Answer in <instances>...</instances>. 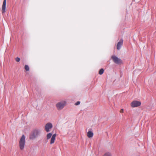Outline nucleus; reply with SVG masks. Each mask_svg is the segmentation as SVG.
Returning a JSON list of instances; mask_svg holds the SVG:
<instances>
[{"label": "nucleus", "instance_id": "nucleus-1", "mask_svg": "<svg viewBox=\"0 0 156 156\" xmlns=\"http://www.w3.org/2000/svg\"><path fill=\"white\" fill-rule=\"evenodd\" d=\"M41 133V130L39 129H34L31 133L29 138L30 140H33L39 135Z\"/></svg>", "mask_w": 156, "mask_h": 156}, {"label": "nucleus", "instance_id": "nucleus-2", "mask_svg": "<svg viewBox=\"0 0 156 156\" xmlns=\"http://www.w3.org/2000/svg\"><path fill=\"white\" fill-rule=\"evenodd\" d=\"M25 136L23 135L19 141V147L21 150H23L25 147Z\"/></svg>", "mask_w": 156, "mask_h": 156}, {"label": "nucleus", "instance_id": "nucleus-3", "mask_svg": "<svg viewBox=\"0 0 156 156\" xmlns=\"http://www.w3.org/2000/svg\"><path fill=\"white\" fill-rule=\"evenodd\" d=\"M66 102L65 101H62L58 103L56 105V107L59 110L62 109L66 105Z\"/></svg>", "mask_w": 156, "mask_h": 156}, {"label": "nucleus", "instance_id": "nucleus-4", "mask_svg": "<svg viewBox=\"0 0 156 156\" xmlns=\"http://www.w3.org/2000/svg\"><path fill=\"white\" fill-rule=\"evenodd\" d=\"M112 58L113 62L116 64H120L122 63V60L115 56L112 55Z\"/></svg>", "mask_w": 156, "mask_h": 156}, {"label": "nucleus", "instance_id": "nucleus-5", "mask_svg": "<svg viewBox=\"0 0 156 156\" xmlns=\"http://www.w3.org/2000/svg\"><path fill=\"white\" fill-rule=\"evenodd\" d=\"M141 104V102L138 101H134L131 103V106L133 108L136 107L140 106Z\"/></svg>", "mask_w": 156, "mask_h": 156}, {"label": "nucleus", "instance_id": "nucleus-6", "mask_svg": "<svg viewBox=\"0 0 156 156\" xmlns=\"http://www.w3.org/2000/svg\"><path fill=\"white\" fill-rule=\"evenodd\" d=\"M52 125L51 123L48 122L47 123L45 126V129L47 132H48L50 131V129L52 128Z\"/></svg>", "mask_w": 156, "mask_h": 156}, {"label": "nucleus", "instance_id": "nucleus-7", "mask_svg": "<svg viewBox=\"0 0 156 156\" xmlns=\"http://www.w3.org/2000/svg\"><path fill=\"white\" fill-rule=\"evenodd\" d=\"M6 0H4L2 6V13L3 14L5 13L6 12Z\"/></svg>", "mask_w": 156, "mask_h": 156}, {"label": "nucleus", "instance_id": "nucleus-8", "mask_svg": "<svg viewBox=\"0 0 156 156\" xmlns=\"http://www.w3.org/2000/svg\"><path fill=\"white\" fill-rule=\"evenodd\" d=\"M123 43V40L122 39L120 40L119 41L117 45V49L118 50H119L120 49L121 47L122 46Z\"/></svg>", "mask_w": 156, "mask_h": 156}, {"label": "nucleus", "instance_id": "nucleus-9", "mask_svg": "<svg viewBox=\"0 0 156 156\" xmlns=\"http://www.w3.org/2000/svg\"><path fill=\"white\" fill-rule=\"evenodd\" d=\"M56 136V133H55L52 135V136L51 137V140H50L51 144H52L54 143Z\"/></svg>", "mask_w": 156, "mask_h": 156}, {"label": "nucleus", "instance_id": "nucleus-10", "mask_svg": "<svg viewBox=\"0 0 156 156\" xmlns=\"http://www.w3.org/2000/svg\"><path fill=\"white\" fill-rule=\"evenodd\" d=\"M94 135V133L92 131H89L87 133V136L89 138L92 137Z\"/></svg>", "mask_w": 156, "mask_h": 156}, {"label": "nucleus", "instance_id": "nucleus-11", "mask_svg": "<svg viewBox=\"0 0 156 156\" xmlns=\"http://www.w3.org/2000/svg\"><path fill=\"white\" fill-rule=\"evenodd\" d=\"M52 136V134L51 133H48L46 136L47 139L48 140L50 139Z\"/></svg>", "mask_w": 156, "mask_h": 156}, {"label": "nucleus", "instance_id": "nucleus-12", "mask_svg": "<svg viewBox=\"0 0 156 156\" xmlns=\"http://www.w3.org/2000/svg\"><path fill=\"white\" fill-rule=\"evenodd\" d=\"M103 156H112L111 154L109 152L105 153Z\"/></svg>", "mask_w": 156, "mask_h": 156}, {"label": "nucleus", "instance_id": "nucleus-13", "mask_svg": "<svg viewBox=\"0 0 156 156\" xmlns=\"http://www.w3.org/2000/svg\"><path fill=\"white\" fill-rule=\"evenodd\" d=\"M104 70L103 69H101L99 71V73L100 75H102L104 73Z\"/></svg>", "mask_w": 156, "mask_h": 156}, {"label": "nucleus", "instance_id": "nucleus-14", "mask_svg": "<svg viewBox=\"0 0 156 156\" xmlns=\"http://www.w3.org/2000/svg\"><path fill=\"white\" fill-rule=\"evenodd\" d=\"M25 69L27 71H28L29 70V67L27 65H25L24 67Z\"/></svg>", "mask_w": 156, "mask_h": 156}, {"label": "nucleus", "instance_id": "nucleus-15", "mask_svg": "<svg viewBox=\"0 0 156 156\" xmlns=\"http://www.w3.org/2000/svg\"><path fill=\"white\" fill-rule=\"evenodd\" d=\"M16 61L17 62H19L20 61V58L19 57H17L15 58Z\"/></svg>", "mask_w": 156, "mask_h": 156}, {"label": "nucleus", "instance_id": "nucleus-16", "mask_svg": "<svg viewBox=\"0 0 156 156\" xmlns=\"http://www.w3.org/2000/svg\"><path fill=\"white\" fill-rule=\"evenodd\" d=\"M80 104V102L78 101H77L76 103H75V105H79Z\"/></svg>", "mask_w": 156, "mask_h": 156}, {"label": "nucleus", "instance_id": "nucleus-17", "mask_svg": "<svg viewBox=\"0 0 156 156\" xmlns=\"http://www.w3.org/2000/svg\"><path fill=\"white\" fill-rule=\"evenodd\" d=\"M120 112L121 113H123V109H121L120 111Z\"/></svg>", "mask_w": 156, "mask_h": 156}]
</instances>
